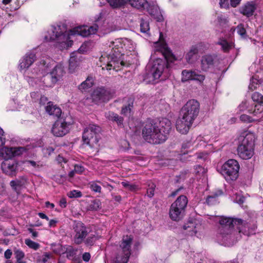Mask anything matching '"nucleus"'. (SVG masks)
<instances>
[{"label": "nucleus", "mask_w": 263, "mask_h": 263, "mask_svg": "<svg viewBox=\"0 0 263 263\" xmlns=\"http://www.w3.org/2000/svg\"><path fill=\"white\" fill-rule=\"evenodd\" d=\"M98 26L95 24L90 27L79 26L75 27L67 32L64 26H52L48 31V34L45 36V40L48 41H54L59 44V47L66 48L70 46L72 41L70 40V36L80 35L82 36H87L93 34L97 31Z\"/></svg>", "instance_id": "nucleus-1"}, {"label": "nucleus", "mask_w": 263, "mask_h": 263, "mask_svg": "<svg viewBox=\"0 0 263 263\" xmlns=\"http://www.w3.org/2000/svg\"><path fill=\"white\" fill-rule=\"evenodd\" d=\"M220 226L218 228V239L227 245L233 244L235 239L239 237L236 236L235 232L232 229L236 227L239 234L242 233L249 236L254 234L256 226H253L251 228L246 221L241 219L222 217L219 220Z\"/></svg>", "instance_id": "nucleus-2"}, {"label": "nucleus", "mask_w": 263, "mask_h": 263, "mask_svg": "<svg viewBox=\"0 0 263 263\" xmlns=\"http://www.w3.org/2000/svg\"><path fill=\"white\" fill-rule=\"evenodd\" d=\"M199 103L194 100H189L182 107L180 119L177 121L176 128L179 132H188L193 121L198 115Z\"/></svg>", "instance_id": "nucleus-3"}, {"label": "nucleus", "mask_w": 263, "mask_h": 263, "mask_svg": "<svg viewBox=\"0 0 263 263\" xmlns=\"http://www.w3.org/2000/svg\"><path fill=\"white\" fill-rule=\"evenodd\" d=\"M238 139L241 143L237 148L238 155L243 159H250L254 155L255 136L253 133H248L240 136Z\"/></svg>", "instance_id": "nucleus-4"}, {"label": "nucleus", "mask_w": 263, "mask_h": 263, "mask_svg": "<svg viewBox=\"0 0 263 263\" xmlns=\"http://www.w3.org/2000/svg\"><path fill=\"white\" fill-rule=\"evenodd\" d=\"M163 57L164 59H157L153 63L149 72L154 79H159L163 73L167 72L168 62L172 63L176 60L170 51L166 50L163 53Z\"/></svg>", "instance_id": "nucleus-5"}, {"label": "nucleus", "mask_w": 263, "mask_h": 263, "mask_svg": "<svg viewBox=\"0 0 263 263\" xmlns=\"http://www.w3.org/2000/svg\"><path fill=\"white\" fill-rule=\"evenodd\" d=\"M115 42L111 43L112 44L111 52L108 54H104L101 55L100 58V62H104L105 64V67H102V69L106 68L107 70H110L112 67L114 68H119V64L122 66L125 65V62L120 59L121 51L118 48H116L118 45H115Z\"/></svg>", "instance_id": "nucleus-6"}, {"label": "nucleus", "mask_w": 263, "mask_h": 263, "mask_svg": "<svg viewBox=\"0 0 263 263\" xmlns=\"http://www.w3.org/2000/svg\"><path fill=\"white\" fill-rule=\"evenodd\" d=\"M133 238L130 236H124L120 245V250L116 256V263H127L131 255V245Z\"/></svg>", "instance_id": "nucleus-7"}, {"label": "nucleus", "mask_w": 263, "mask_h": 263, "mask_svg": "<svg viewBox=\"0 0 263 263\" xmlns=\"http://www.w3.org/2000/svg\"><path fill=\"white\" fill-rule=\"evenodd\" d=\"M239 165L234 159L228 160L222 166L221 173L227 180H235L238 177Z\"/></svg>", "instance_id": "nucleus-8"}, {"label": "nucleus", "mask_w": 263, "mask_h": 263, "mask_svg": "<svg viewBox=\"0 0 263 263\" xmlns=\"http://www.w3.org/2000/svg\"><path fill=\"white\" fill-rule=\"evenodd\" d=\"M91 97L93 102L98 103L109 101L112 95L110 91L104 87H98L92 91Z\"/></svg>", "instance_id": "nucleus-9"}, {"label": "nucleus", "mask_w": 263, "mask_h": 263, "mask_svg": "<svg viewBox=\"0 0 263 263\" xmlns=\"http://www.w3.org/2000/svg\"><path fill=\"white\" fill-rule=\"evenodd\" d=\"M168 133H142L145 141L151 144H160L167 138Z\"/></svg>", "instance_id": "nucleus-10"}, {"label": "nucleus", "mask_w": 263, "mask_h": 263, "mask_svg": "<svg viewBox=\"0 0 263 263\" xmlns=\"http://www.w3.org/2000/svg\"><path fill=\"white\" fill-rule=\"evenodd\" d=\"M73 240L77 245H80L84 241V238L88 235V230L85 225L81 222L76 223L74 228Z\"/></svg>", "instance_id": "nucleus-11"}, {"label": "nucleus", "mask_w": 263, "mask_h": 263, "mask_svg": "<svg viewBox=\"0 0 263 263\" xmlns=\"http://www.w3.org/2000/svg\"><path fill=\"white\" fill-rule=\"evenodd\" d=\"M65 73L64 66L61 64L57 65L50 73V74L47 77V79L50 78L51 79V83L47 85L51 87L56 84L62 79Z\"/></svg>", "instance_id": "nucleus-12"}, {"label": "nucleus", "mask_w": 263, "mask_h": 263, "mask_svg": "<svg viewBox=\"0 0 263 263\" xmlns=\"http://www.w3.org/2000/svg\"><path fill=\"white\" fill-rule=\"evenodd\" d=\"M17 167V163L13 161L6 160L4 161L1 165L3 172L12 177L16 175Z\"/></svg>", "instance_id": "nucleus-13"}, {"label": "nucleus", "mask_w": 263, "mask_h": 263, "mask_svg": "<svg viewBox=\"0 0 263 263\" xmlns=\"http://www.w3.org/2000/svg\"><path fill=\"white\" fill-rule=\"evenodd\" d=\"M215 58L210 54H206L201 57L200 67L202 71H207L214 66Z\"/></svg>", "instance_id": "nucleus-14"}, {"label": "nucleus", "mask_w": 263, "mask_h": 263, "mask_svg": "<svg viewBox=\"0 0 263 263\" xmlns=\"http://www.w3.org/2000/svg\"><path fill=\"white\" fill-rule=\"evenodd\" d=\"M158 119L148 118L142 123L139 129L142 132H157Z\"/></svg>", "instance_id": "nucleus-15"}, {"label": "nucleus", "mask_w": 263, "mask_h": 263, "mask_svg": "<svg viewBox=\"0 0 263 263\" xmlns=\"http://www.w3.org/2000/svg\"><path fill=\"white\" fill-rule=\"evenodd\" d=\"M256 9L255 3L253 2H249L240 8L239 12L243 15L249 17L253 15Z\"/></svg>", "instance_id": "nucleus-16"}, {"label": "nucleus", "mask_w": 263, "mask_h": 263, "mask_svg": "<svg viewBox=\"0 0 263 263\" xmlns=\"http://www.w3.org/2000/svg\"><path fill=\"white\" fill-rule=\"evenodd\" d=\"M45 110L49 115L57 118H59L62 114L61 109L51 101L47 103V105L45 106Z\"/></svg>", "instance_id": "nucleus-17"}, {"label": "nucleus", "mask_w": 263, "mask_h": 263, "mask_svg": "<svg viewBox=\"0 0 263 263\" xmlns=\"http://www.w3.org/2000/svg\"><path fill=\"white\" fill-rule=\"evenodd\" d=\"M184 212L185 211L177 206H174V205L172 204L170 209L169 215L171 219L178 221L182 218Z\"/></svg>", "instance_id": "nucleus-18"}, {"label": "nucleus", "mask_w": 263, "mask_h": 263, "mask_svg": "<svg viewBox=\"0 0 263 263\" xmlns=\"http://www.w3.org/2000/svg\"><path fill=\"white\" fill-rule=\"evenodd\" d=\"M97 133H83V140L87 144L93 146L98 142Z\"/></svg>", "instance_id": "nucleus-19"}, {"label": "nucleus", "mask_w": 263, "mask_h": 263, "mask_svg": "<svg viewBox=\"0 0 263 263\" xmlns=\"http://www.w3.org/2000/svg\"><path fill=\"white\" fill-rule=\"evenodd\" d=\"M171 121L166 118L158 119L157 132H170L171 130Z\"/></svg>", "instance_id": "nucleus-20"}, {"label": "nucleus", "mask_w": 263, "mask_h": 263, "mask_svg": "<svg viewBox=\"0 0 263 263\" xmlns=\"http://www.w3.org/2000/svg\"><path fill=\"white\" fill-rule=\"evenodd\" d=\"M36 59L35 55L33 53L27 54L20 63V68L22 69L28 68L34 62Z\"/></svg>", "instance_id": "nucleus-21"}, {"label": "nucleus", "mask_w": 263, "mask_h": 263, "mask_svg": "<svg viewBox=\"0 0 263 263\" xmlns=\"http://www.w3.org/2000/svg\"><path fill=\"white\" fill-rule=\"evenodd\" d=\"M53 60L49 57L43 55L37 62L40 70H45L53 63Z\"/></svg>", "instance_id": "nucleus-22"}, {"label": "nucleus", "mask_w": 263, "mask_h": 263, "mask_svg": "<svg viewBox=\"0 0 263 263\" xmlns=\"http://www.w3.org/2000/svg\"><path fill=\"white\" fill-rule=\"evenodd\" d=\"M188 199L187 197L184 195H180L172 204L174 205V206H177L185 211Z\"/></svg>", "instance_id": "nucleus-23"}, {"label": "nucleus", "mask_w": 263, "mask_h": 263, "mask_svg": "<svg viewBox=\"0 0 263 263\" xmlns=\"http://www.w3.org/2000/svg\"><path fill=\"white\" fill-rule=\"evenodd\" d=\"M198 49L196 46H192L185 55V59L188 63H194L197 59Z\"/></svg>", "instance_id": "nucleus-24"}, {"label": "nucleus", "mask_w": 263, "mask_h": 263, "mask_svg": "<svg viewBox=\"0 0 263 263\" xmlns=\"http://www.w3.org/2000/svg\"><path fill=\"white\" fill-rule=\"evenodd\" d=\"M145 8H147V12L152 16L157 19L158 21L161 20L162 16L160 15L159 9L157 6L148 5Z\"/></svg>", "instance_id": "nucleus-25"}, {"label": "nucleus", "mask_w": 263, "mask_h": 263, "mask_svg": "<svg viewBox=\"0 0 263 263\" xmlns=\"http://www.w3.org/2000/svg\"><path fill=\"white\" fill-rule=\"evenodd\" d=\"M13 147H4L0 149V157L6 160L14 157Z\"/></svg>", "instance_id": "nucleus-26"}, {"label": "nucleus", "mask_w": 263, "mask_h": 263, "mask_svg": "<svg viewBox=\"0 0 263 263\" xmlns=\"http://www.w3.org/2000/svg\"><path fill=\"white\" fill-rule=\"evenodd\" d=\"M251 108L248 109V112L257 116L263 112V103H254Z\"/></svg>", "instance_id": "nucleus-27"}, {"label": "nucleus", "mask_w": 263, "mask_h": 263, "mask_svg": "<svg viewBox=\"0 0 263 263\" xmlns=\"http://www.w3.org/2000/svg\"><path fill=\"white\" fill-rule=\"evenodd\" d=\"M128 2L133 7L137 9H145L148 3L146 0H129Z\"/></svg>", "instance_id": "nucleus-28"}, {"label": "nucleus", "mask_w": 263, "mask_h": 263, "mask_svg": "<svg viewBox=\"0 0 263 263\" xmlns=\"http://www.w3.org/2000/svg\"><path fill=\"white\" fill-rule=\"evenodd\" d=\"M93 85V79L92 77H88L86 80L82 82L79 86V89L81 91L85 90L91 87Z\"/></svg>", "instance_id": "nucleus-29"}, {"label": "nucleus", "mask_w": 263, "mask_h": 263, "mask_svg": "<svg viewBox=\"0 0 263 263\" xmlns=\"http://www.w3.org/2000/svg\"><path fill=\"white\" fill-rule=\"evenodd\" d=\"M106 117L110 120L116 121L119 125L123 124V119L117 114L113 112H108L106 114Z\"/></svg>", "instance_id": "nucleus-30"}, {"label": "nucleus", "mask_w": 263, "mask_h": 263, "mask_svg": "<svg viewBox=\"0 0 263 263\" xmlns=\"http://www.w3.org/2000/svg\"><path fill=\"white\" fill-rule=\"evenodd\" d=\"M194 73V70L184 69L181 72V81L185 82L192 80Z\"/></svg>", "instance_id": "nucleus-31"}, {"label": "nucleus", "mask_w": 263, "mask_h": 263, "mask_svg": "<svg viewBox=\"0 0 263 263\" xmlns=\"http://www.w3.org/2000/svg\"><path fill=\"white\" fill-rule=\"evenodd\" d=\"M222 192L219 191L213 195L209 196L206 200V202L209 205L215 204L217 202V198L219 196L222 195Z\"/></svg>", "instance_id": "nucleus-32"}, {"label": "nucleus", "mask_w": 263, "mask_h": 263, "mask_svg": "<svg viewBox=\"0 0 263 263\" xmlns=\"http://www.w3.org/2000/svg\"><path fill=\"white\" fill-rule=\"evenodd\" d=\"M129 0H107L110 6L114 8L121 7L125 5Z\"/></svg>", "instance_id": "nucleus-33"}, {"label": "nucleus", "mask_w": 263, "mask_h": 263, "mask_svg": "<svg viewBox=\"0 0 263 263\" xmlns=\"http://www.w3.org/2000/svg\"><path fill=\"white\" fill-rule=\"evenodd\" d=\"M217 44L221 46L222 50L224 52H228L232 47V44L231 43H229L223 39H220Z\"/></svg>", "instance_id": "nucleus-34"}, {"label": "nucleus", "mask_w": 263, "mask_h": 263, "mask_svg": "<svg viewBox=\"0 0 263 263\" xmlns=\"http://www.w3.org/2000/svg\"><path fill=\"white\" fill-rule=\"evenodd\" d=\"M77 54V53L76 52H73L70 54V57L69 60V69L71 70H73L78 65Z\"/></svg>", "instance_id": "nucleus-35"}, {"label": "nucleus", "mask_w": 263, "mask_h": 263, "mask_svg": "<svg viewBox=\"0 0 263 263\" xmlns=\"http://www.w3.org/2000/svg\"><path fill=\"white\" fill-rule=\"evenodd\" d=\"M66 123L64 122H60L59 121H57L53 125L51 132L58 129V132H63V129H66L65 126Z\"/></svg>", "instance_id": "nucleus-36"}, {"label": "nucleus", "mask_w": 263, "mask_h": 263, "mask_svg": "<svg viewBox=\"0 0 263 263\" xmlns=\"http://www.w3.org/2000/svg\"><path fill=\"white\" fill-rule=\"evenodd\" d=\"M140 31L143 33L147 32L149 30V23L143 18L140 20Z\"/></svg>", "instance_id": "nucleus-37"}, {"label": "nucleus", "mask_w": 263, "mask_h": 263, "mask_svg": "<svg viewBox=\"0 0 263 263\" xmlns=\"http://www.w3.org/2000/svg\"><path fill=\"white\" fill-rule=\"evenodd\" d=\"M10 185L15 192L18 193L20 190L19 187L22 185V183L21 180L15 179L14 180H12L10 182Z\"/></svg>", "instance_id": "nucleus-38"}, {"label": "nucleus", "mask_w": 263, "mask_h": 263, "mask_svg": "<svg viewBox=\"0 0 263 263\" xmlns=\"http://www.w3.org/2000/svg\"><path fill=\"white\" fill-rule=\"evenodd\" d=\"M25 244L30 248L34 250H37L40 247V245L30 239H26L25 240Z\"/></svg>", "instance_id": "nucleus-39"}, {"label": "nucleus", "mask_w": 263, "mask_h": 263, "mask_svg": "<svg viewBox=\"0 0 263 263\" xmlns=\"http://www.w3.org/2000/svg\"><path fill=\"white\" fill-rule=\"evenodd\" d=\"M205 79V76L204 74H201L195 70H194V73L192 80L197 81L200 83H203Z\"/></svg>", "instance_id": "nucleus-40"}, {"label": "nucleus", "mask_w": 263, "mask_h": 263, "mask_svg": "<svg viewBox=\"0 0 263 263\" xmlns=\"http://www.w3.org/2000/svg\"><path fill=\"white\" fill-rule=\"evenodd\" d=\"M121 184L125 189L130 191H135L138 189L137 185L130 183L127 181L122 182Z\"/></svg>", "instance_id": "nucleus-41"}, {"label": "nucleus", "mask_w": 263, "mask_h": 263, "mask_svg": "<svg viewBox=\"0 0 263 263\" xmlns=\"http://www.w3.org/2000/svg\"><path fill=\"white\" fill-rule=\"evenodd\" d=\"M189 147L187 144H184L182 145V149L180 152V154H179V159L181 161H185L187 157H185V155L188 153V151H185L186 148Z\"/></svg>", "instance_id": "nucleus-42"}, {"label": "nucleus", "mask_w": 263, "mask_h": 263, "mask_svg": "<svg viewBox=\"0 0 263 263\" xmlns=\"http://www.w3.org/2000/svg\"><path fill=\"white\" fill-rule=\"evenodd\" d=\"M97 181H92L89 183V185L90 189L97 193H101V187L97 184Z\"/></svg>", "instance_id": "nucleus-43"}, {"label": "nucleus", "mask_w": 263, "mask_h": 263, "mask_svg": "<svg viewBox=\"0 0 263 263\" xmlns=\"http://www.w3.org/2000/svg\"><path fill=\"white\" fill-rule=\"evenodd\" d=\"M252 99L254 103H263V96L260 93L255 92L252 95Z\"/></svg>", "instance_id": "nucleus-44"}, {"label": "nucleus", "mask_w": 263, "mask_h": 263, "mask_svg": "<svg viewBox=\"0 0 263 263\" xmlns=\"http://www.w3.org/2000/svg\"><path fill=\"white\" fill-rule=\"evenodd\" d=\"M156 185L152 182H150L148 184V188L147 189V194L149 197H152L154 195V191Z\"/></svg>", "instance_id": "nucleus-45"}, {"label": "nucleus", "mask_w": 263, "mask_h": 263, "mask_svg": "<svg viewBox=\"0 0 263 263\" xmlns=\"http://www.w3.org/2000/svg\"><path fill=\"white\" fill-rule=\"evenodd\" d=\"M101 128L99 126L93 124H90L85 128L84 132H99Z\"/></svg>", "instance_id": "nucleus-46"}, {"label": "nucleus", "mask_w": 263, "mask_h": 263, "mask_svg": "<svg viewBox=\"0 0 263 263\" xmlns=\"http://www.w3.org/2000/svg\"><path fill=\"white\" fill-rule=\"evenodd\" d=\"M53 255L50 252H44L42 255V260H39V261H41L42 263H46L49 259L51 258Z\"/></svg>", "instance_id": "nucleus-47"}, {"label": "nucleus", "mask_w": 263, "mask_h": 263, "mask_svg": "<svg viewBox=\"0 0 263 263\" xmlns=\"http://www.w3.org/2000/svg\"><path fill=\"white\" fill-rule=\"evenodd\" d=\"M238 33L242 37H246V30L243 24H240L237 27Z\"/></svg>", "instance_id": "nucleus-48"}, {"label": "nucleus", "mask_w": 263, "mask_h": 263, "mask_svg": "<svg viewBox=\"0 0 263 263\" xmlns=\"http://www.w3.org/2000/svg\"><path fill=\"white\" fill-rule=\"evenodd\" d=\"M133 105L130 104H129L128 105L123 107L121 110V114L124 116H127L130 114Z\"/></svg>", "instance_id": "nucleus-49"}, {"label": "nucleus", "mask_w": 263, "mask_h": 263, "mask_svg": "<svg viewBox=\"0 0 263 263\" xmlns=\"http://www.w3.org/2000/svg\"><path fill=\"white\" fill-rule=\"evenodd\" d=\"M13 150L14 156L22 154L26 151V149L24 147H13Z\"/></svg>", "instance_id": "nucleus-50"}, {"label": "nucleus", "mask_w": 263, "mask_h": 263, "mask_svg": "<svg viewBox=\"0 0 263 263\" xmlns=\"http://www.w3.org/2000/svg\"><path fill=\"white\" fill-rule=\"evenodd\" d=\"M249 103L247 101H243L239 105L238 108L240 111H244L246 110L248 111L249 108H251V107L249 106Z\"/></svg>", "instance_id": "nucleus-51"}, {"label": "nucleus", "mask_w": 263, "mask_h": 263, "mask_svg": "<svg viewBox=\"0 0 263 263\" xmlns=\"http://www.w3.org/2000/svg\"><path fill=\"white\" fill-rule=\"evenodd\" d=\"M97 237L94 235H91L89 236L85 241V244L87 246H92L96 240Z\"/></svg>", "instance_id": "nucleus-52"}, {"label": "nucleus", "mask_w": 263, "mask_h": 263, "mask_svg": "<svg viewBox=\"0 0 263 263\" xmlns=\"http://www.w3.org/2000/svg\"><path fill=\"white\" fill-rule=\"evenodd\" d=\"M68 196L70 198H77L82 196V193L80 191L77 190H73L69 192L67 194Z\"/></svg>", "instance_id": "nucleus-53"}, {"label": "nucleus", "mask_w": 263, "mask_h": 263, "mask_svg": "<svg viewBox=\"0 0 263 263\" xmlns=\"http://www.w3.org/2000/svg\"><path fill=\"white\" fill-rule=\"evenodd\" d=\"M14 255L16 260L23 259L25 257V253L20 249L14 250Z\"/></svg>", "instance_id": "nucleus-54"}, {"label": "nucleus", "mask_w": 263, "mask_h": 263, "mask_svg": "<svg viewBox=\"0 0 263 263\" xmlns=\"http://www.w3.org/2000/svg\"><path fill=\"white\" fill-rule=\"evenodd\" d=\"M240 120L244 122H251L253 121L250 116L245 114L241 115L240 116Z\"/></svg>", "instance_id": "nucleus-55"}, {"label": "nucleus", "mask_w": 263, "mask_h": 263, "mask_svg": "<svg viewBox=\"0 0 263 263\" xmlns=\"http://www.w3.org/2000/svg\"><path fill=\"white\" fill-rule=\"evenodd\" d=\"M74 171L77 174H82L85 170L84 167L81 165L76 164L74 165Z\"/></svg>", "instance_id": "nucleus-56"}, {"label": "nucleus", "mask_w": 263, "mask_h": 263, "mask_svg": "<svg viewBox=\"0 0 263 263\" xmlns=\"http://www.w3.org/2000/svg\"><path fill=\"white\" fill-rule=\"evenodd\" d=\"M245 200V198L243 196L237 195L235 201L239 205H242Z\"/></svg>", "instance_id": "nucleus-57"}, {"label": "nucleus", "mask_w": 263, "mask_h": 263, "mask_svg": "<svg viewBox=\"0 0 263 263\" xmlns=\"http://www.w3.org/2000/svg\"><path fill=\"white\" fill-rule=\"evenodd\" d=\"M48 102H49L48 99L46 97H45L44 96H42L41 97L40 99V104L41 105H45L46 104H47Z\"/></svg>", "instance_id": "nucleus-58"}, {"label": "nucleus", "mask_w": 263, "mask_h": 263, "mask_svg": "<svg viewBox=\"0 0 263 263\" xmlns=\"http://www.w3.org/2000/svg\"><path fill=\"white\" fill-rule=\"evenodd\" d=\"M241 0H230V4L232 7H237L240 3Z\"/></svg>", "instance_id": "nucleus-59"}, {"label": "nucleus", "mask_w": 263, "mask_h": 263, "mask_svg": "<svg viewBox=\"0 0 263 263\" xmlns=\"http://www.w3.org/2000/svg\"><path fill=\"white\" fill-rule=\"evenodd\" d=\"M12 251L10 249H7L4 253L5 257L7 259H9L12 256Z\"/></svg>", "instance_id": "nucleus-60"}, {"label": "nucleus", "mask_w": 263, "mask_h": 263, "mask_svg": "<svg viewBox=\"0 0 263 263\" xmlns=\"http://www.w3.org/2000/svg\"><path fill=\"white\" fill-rule=\"evenodd\" d=\"M28 231L29 232V233L32 234V237L33 238H35L38 236V232L34 231L32 229L29 228Z\"/></svg>", "instance_id": "nucleus-61"}, {"label": "nucleus", "mask_w": 263, "mask_h": 263, "mask_svg": "<svg viewBox=\"0 0 263 263\" xmlns=\"http://www.w3.org/2000/svg\"><path fill=\"white\" fill-rule=\"evenodd\" d=\"M83 260L88 261L90 258V255L89 253H85L82 256Z\"/></svg>", "instance_id": "nucleus-62"}, {"label": "nucleus", "mask_w": 263, "mask_h": 263, "mask_svg": "<svg viewBox=\"0 0 263 263\" xmlns=\"http://www.w3.org/2000/svg\"><path fill=\"white\" fill-rule=\"evenodd\" d=\"M33 258L37 262H41V261H39V260H42V256H41L39 253H35L33 254Z\"/></svg>", "instance_id": "nucleus-63"}, {"label": "nucleus", "mask_w": 263, "mask_h": 263, "mask_svg": "<svg viewBox=\"0 0 263 263\" xmlns=\"http://www.w3.org/2000/svg\"><path fill=\"white\" fill-rule=\"evenodd\" d=\"M4 133H0V146H2L5 144V137L4 135Z\"/></svg>", "instance_id": "nucleus-64"}]
</instances>
